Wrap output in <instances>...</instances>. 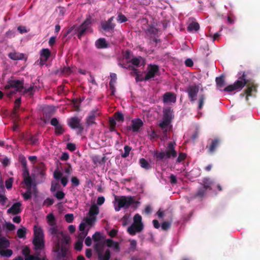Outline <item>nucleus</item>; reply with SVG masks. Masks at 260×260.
Listing matches in <instances>:
<instances>
[{"label": "nucleus", "instance_id": "obj_27", "mask_svg": "<svg viewBox=\"0 0 260 260\" xmlns=\"http://www.w3.org/2000/svg\"><path fill=\"white\" fill-rule=\"evenodd\" d=\"M172 110L168 107L164 110L163 119L171 122L172 119Z\"/></svg>", "mask_w": 260, "mask_h": 260}, {"label": "nucleus", "instance_id": "obj_16", "mask_svg": "<svg viewBox=\"0 0 260 260\" xmlns=\"http://www.w3.org/2000/svg\"><path fill=\"white\" fill-rule=\"evenodd\" d=\"M50 55L51 52L49 49H42L40 51V64L42 66L45 64Z\"/></svg>", "mask_w": 260, "mask_h": 260}, {"label": "nucleus", "instance_id": "obj_2", "mask_svg": "<svg viewBox=\"0 0 260 260\" xmlns=\"http://www.w3.org/2000/svg\"><path fill=\"white\" fill-rule=\"evenodd\" d=\"M48 231L52 236L54 252H58L61 246H69L70 236L64 233L56 224L50 226Z\"/></svg>", "mask_w": 260, "mask_h": 260}, {"label": "nucleus", "instance_id": "obj_62", "mask_svg": "<svg viewBox=\"0 0 260 260\" xmlns=\"http://www.w3.org/2000/svg\"><path fill=\"white\" fill-rule=\"evenodd\" d=\"M129 219V215L127 214H125L123 217L121 218V220L123 226H125L128 224V221Z\"/></svg>", "mask_w": 260, "mask_h": 260}, {"label": "nucleus", "instance_id": "obj_42", "mask_svg": "<svg viewBox=\"0 0 260 260\" xmlns=\"http://www.w3.org/2000/svg\"><path fill=\"white\" fill-rule=\"evenodd\" d=\"M116 122L114 119L112 117L109 118V130L110 132H115Z\"/></svg>", "mask_w": 260, "mask_h": 260}, {"label": "nucleus", "instance_id": "obj_24", "mask_svg": "<svg viewBox=\"0 0 260 260\" xmlns=\"http://www.w3.org/2000/svg\"><path fill=\"white\" fill-rule=\"evenodd\" d=\"M33 244L35 246V249H42L44 247V242L42 238L36 237L34 238L33 240Z\"/></svg>", "mask_w": 260, "mask_h": 260}, {"label": "nucleus", "instance_id": "obj_50", "mask_svg": "<svg viewBox=\"0 0 260 260\" xmlns=\"http://www.w3.org/2000/svg\"><path fill=\"white\" fill-rule=\"evenodd\" d=\"M71 181L74 187H77L80 185V181L77 177L74 176L71 178Z\"/></svg>", "mask_w": 260, "mask_h": 260}, {"label": "nucleus", "instance_id": "obj_20", "mask_svg": "<svg viewBox=\"0 0 260 260\" xmlns=\"http://www.w3.org/2000/svg\"><path fill=\"white\" fill-rule=\"evenodd\" d=\"M176 101V95L171 92H167L163 95V102L165 103L169 102L175 103Z\"/></svg>", "mask_w": 260, "mask_h": 260}, {"label": "nucleus", "instance_id": "obj_43", "mask_svg": "<svg viewBox=\"0 0 260 260\" xmlns=\"http://www.w3.org/2000/svg\"><path fill=\"white\" fill-rule=\"evenodd\" d=\"M65 131L63 128V126L60 124H59L57 126H55V134L56 135H60L64 133Z\"/></svg>", "mask_w": 260, "mask_h": 260}, {"label": "nucleus", "instance_id": "obj_3", "mask_svg": "<svg viewBox=\"0 0 260 260\" xmlns=\"http://www.w3.org/2000/svg\"><path fill=\"white\" fill-rule=\"evenodd\" d=\"M48 231L52 236L54 252H58L61 246H69L70 236L64 233L56 224L50 226Z\"/></svg>", "mask_w": 260, "mask_h": 260}, {"label": "nucleus", "instance_id": "obj_47", "mask_svg": "<svg viewBox=\"0 0 260 260\" xmlns=\"http://www.w3.org/2000/svg\"><path fill=\"white\" fill-rule=\"evenodd\" d=\"M102 238V236L100 232H95L92 236V239L94 242H101V240Z\"/></svg>", "mask_w": 260, "mask_h": 260}, {"label": "nucleus", "instance_id": "obj_37", "mask_svg": "<svg viewBox=\"0 0 260 260\" xmlns=\"http://www.w3.org/2000/svg\"><path fill=\"white\" fill-rule=\"evenodd\" d=\"M206 99V96L205 94H201L199 95V102H198L199 104H198V109L201 110L202 109Z\"/></svg>", "mask_w": 260, "mask_h": 260}, {"label": "nucleus", "instance_id": "obj_64", "mask_svg": "<svg viewBox=\"0 0 260 260\" xmlns=\"http://www.w3.org/2000/svg\"><path fill=\"white\" fill-rule=\"evenodd\" d=\"M19 161L23 168L27 167V160L24 156H22L20 157Z\"/></svg>", "mask_w": 260, "mask_h": 260}, {"label": "nucleus", "instance_id": "obj_63", "mask_svg": "<svg viewBox=\"0 0 260 260\" xmlns=\"http://www.w3.org/2000/svg\"><path fill=\"white\" fill-rule=\"evenodd\" d=\"M186 158V154L183 153H180L178 158L176 159L177 162H181L183 160H184Z\"/></svg>", "mask_w": 260, "mask_h": 260}, {"label": "nucleus", "instance_id": "obj_6", "mask_svg": "<svg viewBox=\"0 0 260 260\" xmlns=\"http://www.w3.org/2000/svg\"><path fill=\"white\" fill-rule=\"evenodd\" d=\"M11 88H15V90L11 91L7 93L9 98L12 97L14 94L18 91H20L24 88L23 80H9L7 84L5 86V89L8 90Z\"/></svg>", "mask_w": 260, "mask_h": 260}, {"label": "nucleus", "instance_id": "obj_29", "mask_svg": "<svg viewBox=\"0 0 260 260\" xmlns=\"http://www.w3.org/2000/svg\"><path fill=\"white\" fill-rule=\"evenodd\" d=\"M10 246V242L6 237L0 238V249H6Z\"/></svg>", "mask_w": 260, "mask_h": 260}, {"label": "nucleus", "instance_id": "obj_56", "mask_svg": "<svg viewBox=\"0 0 260 260\" xmlns=\"http://www.w3.org/2000/svg\"><path fill=\"white\" fill-rule=\"evenodd\" d=\"M13 178H9L5 181L6 187L7 189H11L12 187Z\"/></svg>", "mask_w": 260, "mask_h": 260}, {"label": "nucleus", "instance_id": "obj_23", "mask_svg": "<svg viewBox=\"0 0 260 260\" xmlns=\"http://www.w3.org/2000/svg\"><path fill=\"white\" fill-rule=\"evenodd\" d=\"M171 122V121H169L162 118V121L160 122L159 124V126L162 130L164 135L165 137H167V133L168 131V127Z\"/></svg>", "mask_w": 260, "mask_h": 260}, {"label": "nucleus", "instance_id": "obj_32", "mask_svg": "<svg viewBox=\"0 0 260 260\" xmlns=\"http://www.w3.org/2000/svg\"><path fill=\"white\" fill-rule=\"evenodd\" d=\"M199 29L200 25L197 22H192L190 23L187 27V30L188 31H192V30L198 31Z\"/></svg>", "mask_w": 260, "mask_h": 260}, {"label": "nucleus", "instance_id": "obj_19", "mask_svg": "<svg viewBox=\"0 0 260 260\" xmlns=\"http://www.w3.org/2000/svg\"><path fill=\"white\" fill-rule=\"evenodd\" d=\"M21 203L20 202L15 203L11 208L8 209L7 213L13 215L20 213L22 209H21Z\"/></svg>", "mask_w": 260, "mask_h": 260}, {"label": "nucleus", "instance_id": "obj_35", "mask_svg": "<svg viewBox=\"0 0 260 260\" xmlns=\"http://www.w3.org/2000/svg\"><path fill=\"white\" fill-rule=\"evenodd\" d=\"M21 104V98L17 99L15 101V106L14 108V111L13 112V114L15 116L16 118H18V116L17 114V111L19 109L20 107V105Z\"/></svg>", "mask_w": 260, "mask_h": 260}, {"label": "nucleus", "instance_id": "obj_9", "mask_svg": "<svg viewBox=\"0 0 260 260\" xmlns=\"http://www.w3.org/2000/svg\"><path fill=\"white\" fill-rule=\"evenodd\" d=\"M159 75V70L158 66L156 64H150L147 67V72L144 78L145 81H148L156 76Z\"/></svg>", "mask_w": 260, "mask_h": 260}, {"label": "nucleus", "instance_id": "obj_30", "mask_svg": "<svg viewBox=\"0 0 260 260\" xmlns=\"http://www.w3.org/2000/svg\"><path fill=\"white\" fill-rule=\"evenodd\" d=\"M215 81L218 87L221 88L223 87L225 82L224 76L223 75H221L219 77H216Z\"/></svg>", "mask_w": 260, "mask_h": 260}, {"label": "nucleus", "instance_id": "obj_36", "mask_svg": "<svg viewBox=\"0 0 260 260\" xmlns=\"http://www.w3.org/2000/svg\"><path fill=\"white\" fill-rule=\"evenodd\" d=\"M141 167L146 170H149L151 168L150 164L144 158H142L139 160Z\"/></svg>", "mask_w": 260, "mask_h": 260}, {"label": "nucleus", "instance_id": "obj_21", "mask_svg": "<svg viewBox=\"0 0 260 260\" xmlns=\"http://www.w3.org/2000/svg\"><path fill=\"white\" fill-rule=\"evenodd\" d=\"M130 62L133 66L137 67H140L141 65L144 66L145 64V60L141 56L133 57Z\"/></svg>", "mask_w": 260, "mask_h": 260}, {"label": "nucleus", "instance_id": "obj_18", "mask_svg": "<svg viewBox=\"0 0 260 260\" xmlns=\"http://www.w3.org/2000/svg\"><path fill=\"white\" fill-rule=\"evenodd\" d=\"M46 168L44 163H40L36 167V173L37 176H40L41 182H43L45 179V172Z\"/></svg>", "mask_w": 260, "mask_h": 260}, {"label": "nucleus", "instance_id": "obj_39", "mask_svg": "<svg viewBox=\"0 0 260 260\" xmlns=\"http://www.w3.org/2000/svg\"><path fill=\"white\" fill-rule=\"evenodd\" d=\"M82 101L83 100L81 99H75L72 100V104L76 111H80V105Z\"/></svg>", "mask_w": 260, "mask_h": 260}, {"label": "nucleus", "instance_id": "obj_5", "mask_svg": "<svg viewBox=\"0 0 260 260\" xmlns=\"http://www.w3.org/2000/svg\"><path fill=\"white\" fill-rule=\"evenodd\" d=\"M212 182L209 178H204L202 186L199 187L197 192L190 197L191 200L199 199L201 201L206 196L207 190H211Z\"/></svg>", "mask_w": 260, "mask_h": 260}, {"label": "nucleus", "instance_id": "obj_53", "mask_svg": "<svg viewBox=\"0 0 260 260\" xmlns=\"http://www.w3.org/2000/svg\"><path fill=\"white\" fill-rule=\"evenodd\" d=\"M31 145H35L38 141L37 136L31 135L30 137L27 139Z\"/></svg>", "mask_w": 260, "mask_h": 260}, {"label": "nucleus", "instance_id": "obj_26", "mask_svg": "<svg viewBox=\"0 0 260 260\" xmlns=\"http://www.w3.org/2000/svg\"><path fill=\"white\" fill-rule=\"evenodd\" d=\"M99 208L98 207L97 205L93 204L89 208L88 215L89 216L96 217V215L99 214Z\"/></svg>", "mask_w": 260, "mask_h": 260}, {"label": "nucleus", "instance_id": "obj_28", "mask_svg": "<svg viewBox=\"0 0 260 260\" xmlns=\"http://www.w3.org/2000/svg\"><path fill=\"white\" fill-rule=\"evenodd\" d=\"M154 157L156 161H161L163 160L164 159H167L165 151H156L154 154Z\"/></svg>", "mask_w": 260, "mask_h": 260}, {"label": "nucleus", "instance_id": "obj_15", "mask_svg": "<svg viewBox=\"0 0 260 260\" xmlns=\"http://www.w3.org/2000/svg\"><path fill=\"white\" fill-rule=\"evenodd\" d=\"M100 113L97 109L92 110L89 113L88 116L86 119V123L88 126L95 124V119L96 117L99 116Z\"/></svg>", "mask_w": 260, "mask_h": 260}, {"label": "nucleus", "instance_id": "obj_22", "mask_svg": "<svg viewBox=\"0 0 260 260\" xmlns=\"http://www.w3.org/2000/svg\"><path fill=\"white\" fill-rule=\"evenodd\" d=\"M220 143V141L218 139H215L213 140H211V143L208 146H207V148L208 149V151L209 153H213L217 147L219 145Z\"/></svg>", "mask_w": 260, "mask_h": 260}, {"label": "nucleus", "instance_id": "obj_61", "mask_svg": "<svg viewBox=\"0 0 260 260\" xmlns=\"http://www.w3.org/2000/svg\"><path fill=\"white\" fill-rule=\"evenodd\" d=\"M83 247V242L82 241H78L77 242L75 245V249L77 251H81Z\"/></svg>", "mask_w": 260, "mask_h": 260}, {"label": "nucleus", "instance_id": "obj_59", "mask_svg": "<svg viewBox=\"0 0 260 260\" xmlns=\"http://www.w3.org/2000/svg\"><path fill=\"white\" fill-rule=\"evenodd\" d=\"M58 187H59L58 183L53 181L51 183L50 191L51 192H54L58 189Z\"/></svg>", "mask_w": 260, "mask_h": 260}, {"label": "nucleus", "instance_id": "obj_14", "mask_svg": "<svg viewBox=\"0 0 260 260\" xmlns=\"http://www.w3.org/2000/svg\"><path fill=\"white\" fill-rule=\"evenodd\" d=\"M175 143L173 142H169L168 143L167 149L165 152V155H166V158H170L171 157L175 158L177 155V152L175 150Z\"/></svg>", "mask_w": 260, "mask_h": 260}, {"label": "nucleus", "instance_id": "obj_12", "mask_svg": "<svg viewBox=\"0 0 260 260\" xmlns=\"http://www.w3.org/2000/svg\"><path fill=\"white\" fill-rule=\"evenodd\" d=\"M114 17L112 16L110 17L107 21L101 22V27L102 29L108 32H113L114 29L116 26L115 23H114Z\"/></svg>", "mask_w": 260, "mask_h": 260}, {"label": "nucleus", "instance_id": "obj_17", "mask_svg": "<svg viewBox=\"0 0 260 260\" xmlns=\"http://www.w3.org/2000/svg\"><path fill=\"white\" fill-rule=\"evenodd\" d=\"M143 228V224H135L133 223L127 228V232L131 235H135L137 233L141 232Z\"/></svg>", "mask_w": 260, "mask_h": 260}, {"label": "nucleus", "instance_id": "obj_48", "mask_svg": "<svg viewBox=\"0 0 260 260\" xmlns=\"http://www.w3.org/2000/svg\"><path fill=\"white\" fill-rule=\"evenodd\" d=\"M131 149L132 148L131 147L127 145L125 146L124 147V152L121 154V156L123 158L127 157L129 155Z\"/></svg>", "mask_w": 260, "mask_h": 260}, {"label": "nucleus", "instance_id": "obj_31", "mask_svg": "<svg viewBox=\"0 0 260 260\" xmlns=\"http://www.w3.org/2000/svg\"><path fill=\"white\" fill-rule=\"evenodd\" d=\"M5 189L4 185L2 184L0 186V203L4 204L7 200V198L4 195Z\"/></svg>", "mask_w": 260, "mask_h": 260}, {"label": "nucleus", "instance_id": "obj_45", "mask_svg": "<svg viewBox=\"0 0 260 260\" xmlns=\"http://www.w3.org/2000/svg\"><path fill=\"white\" fill-rule=\"evenodd\" d=\"M24 182L26 186L28 188H30L32 186V179L30 176H26L23 178Z\"/></svg>", "mask_w": 260, "mask_h": 260}, {"label": "nucleus", "instance_id": "obj_55", "mask_svg": "<svg viewBox=\"0 0 260 260\" xmlns=\"http://www.w3.org/2000/svg\"><path fill=\"white\" fill-rule=\"evenodd\" d=\"M127 20V18L122 14V13H120L117 17V21L119 23L125 22Z\"/></svg>", "mask_w": 260, "mask_h": 260}, {"label": "nucleus", "instance_id": "obj_58", "mask_svg": "<svg viewBox=\"0 0 260 260\" xmlns=\"http://www.w3.org/2000/svg\"><path fill=\"white\" fill-rule=\"evenodd\" d=\"M58 200H62L64 198L65 194L62 191H57L54 195Z\"/></svg>", "mask_w": 260, "mask_h": 260}, {"label": "nucleus", "instance_id": "obj_49", "mask_svg": "<svg viewBox=\"0 0 260 260\" xmlns=\"http://www.w3.org/2000/svg\"><path fill=\"white\" fill-rule=\"evenodd\" d=\"M72 72V70L69 67H64L61 70V73L65 75H69Z\"/></svg>", "mask_w": 260, "mask_h": 260}, {"label": "nucleus", "instance_id": "obj_13", "mask_svg": "<svg viewBox=\"0 0 260 260\" xmlns=\"http://www.w3.org/2000/svg\"><path fill=\"white\" fill-rule=\"evenodd\" d=\"M131 122L132 124L127 126V130L134 133L138 132L144 124L143 121L140 118L133 119Z\"/></svg>", "mask_w": 260, "mask_h": 260}, {"label": "nucleus", "instance_id": "obj_8", "mask_svg": "<svg viewBox=\"0 0 260 260\" xmlns=\"http://www.w3.org/2000/svg\"><path fill=\"white\" fill-rule=\"evenodd\" d=\"M92 20L90 17L87 18L86 20L77 28V36L79 39H81L83 35L90 29Z\"/></svg>", "mask_w": 260, "mask_h": 260}, {"label": "nucleus", "instance_id": "obj_60", "mask_svg": "<svg viewBox=\"0 0 260 260\" xmlns=\"http://www.w3.org/2000/svg\"><path fill=\"white\" fill-rule=\"evenodd\" d=\"M171 226V223L168 221H164L161 224V229L164 231H167Z\"/></svg>", "mask_w": 260, "mask_h": 260}, {"label": "nucleus", "instance_id": "obj_41", "mask_svg": "<svg viewBox=\"0 0 260 260\" xmlns=\"http://www.w3.org/2000/svg\"><path fill=\"white\" fill-rule=\"evenodd\" d=\"M47 221L49 226L53 225L56 224L55 219L53 214L50 213L47 216Z\"/></svg>", "mask_w": 260, "mask_h": 260}, {"label": "nucleus", "instance_id": "obj_10", "mask_svg": "<svg viewBox=\"0 0 260 260\" xmlns=\"http://www.w3.org/2000/svg\"><path fill=\"white\" fill-rule=\"evenodd\" d=\"M199 91V86L197 84L190 85L186 88L185 91L188 94V97L190 102H195Z\"/></svg>", "mask_w": 260, "mask_h": 260}, {"label": "nucleus", "instance_id": "obj_51", "mask_svg": "<svg viewBox=\"0 0 260 260\" xmlns=\"http://www.w3.org/2000/svg\"><path fill=\"white\" fill-rule=\"evenodd\" d=\"M135 224H143L142 217L139 214H136L134 217V222Z\"/></svg>", "mask_w": 260, "mask_h": 260}, {"label": "nucleus", "instance_id": "obj_11", "mask_svg": "<svg viewBox=\"0 0 260 260\" xmlns=\"http://www.w3.org/2000/svg\"><path fill=\"white\" fill-rule=\"evenodd\" d=\"M69 126L72 129H78L79 134L83 131V126L81 123L80 119L77 117H72L68 120Z\"/></svg>", "mask_w": 260, "mask_h": 260}, {"label": "nucleus", "instance_id": "obj_1", "mask_svg": "<svg viewBox=\"0 0 260 260\" xmlns=\"http://www.w3.org/2000/svg\"><path fill=\"white\" fill-rule=\"evenodd\" d=\"M240 75L238 77V80L234 84H231L224 88L225 92H232L234 91H239L246 86L247 88L244 90V93H242V96L246 94V100H248V96L251 95V92L256 91V87L253 81L247 77L246 72H241L239 73Z\"/></svg>", "mask_w": 260, "mask_h": 260}, {"label": "nucleus", "instance_id": "obj_57", "mask_svg": "<svg viewBox=\"0 0 260 260\" xmlns=\"http://www.w3.org/2000/svg\"><path fill=\"white\" fill-rule=\"evenodd\" d=\"M92 160L93 163L95 165L101 164V157L99 155H95L92 156Z\"/></svg>", "mask_w": 260, "mask_h": 260}, {"label": "nucleus", "instance_id": "obj_38", "mask_svg": "<svg viewBox=\"0 0 260 260\" xmlns=\"http://www.w3.org/2000/svg\"><path fill=\"white\" fill-rule=\"evenodd\" d=\"M12 254L13 251L11 249H0V255L2 256L9 257L12 255Z\"/></svg>", "mask_w": 260, "mask_h": 260}, {"label": "nucleus", "instance_id": "obj_34", "mask_svg": "<svg viewBox=\"0 0 260 260\" xmlns=\"http://www.w3.org/2000/svg\"><path fill=\"white\" fill-rule=\"evenodd\" d=\"M96 220V217L89 216V217H84L83 221L85 224L92 226Z\"/></svg>", "mask_w": 260, "mask_h": 260}, {"label": "nucleus", "instance_id": "obj_25", "mask_svg": "<svg viewBox=\"0 0 260 260\" xmlns=\"http://www.w3.org/2000/svg\"><path fill=\"white\" fill-rule=\"evenodd\" d=\"M95 46L98 49H103L107 48L108 45L105 38H100L95 42Z\"/></svg>", "mask_w": 260, "mask_h": 260}, {"label": "nucleus", "instance_id": "obj_54", "mask_svg": "<svg viewBox=\"0 0 260 260\" xmlns=\"http://www.w3.org/2000/svg\"><path fill=\"white\" fill-rule=\"evenodd\" d=\"M64 218L68 223H72L74 220V215L72 213H68L65 215Z\"/></svg>", "mask_w": 260, "mask_h": 260}, {"label": "nucleus", "instance_id": "obj_4", "mask_svg": "<svg viewBox=\"0 0 260 260\" xmlns=\"http://www.w3.org/2000/svg\"><path fill=\"white\" fill-rule=\"evenodd\" d=\"M115 201L117 203V205H115V210L116 211H119L121 208L127 209L131 205L139 203L134 200V198L132 196H121L119 198L117 197L115 198Z\"/></svg>", "mask_w": 260, "mask_h": 260}, {"label": "nucleus", "instance_id": "obj_7", "mask_svg": "<svg viewBox=\"0 0 260 260\" xmlns=\"http://www.w3.org/2000/svg\"><path fill=\"white\" fill-rule=\"evenodd\" d=\"M105 244L104 242H99L94 244V248L97 252L99 260H109L111 258V252L109 249L105 251L104 254L103 253Z\"/></svg>", "mask_w": 260, "mask_h": 260}, {"label": "nucleus", "instance_id": "obj_46", "mask_svg": "<svg viewBox=\"0 0 260 260\" xmlns=\"http://www.w3.org/2000/svg\"><path fill=\"white\" fill-rule=\"evenodd\" d=\"M114 116L116 120L123 122L124 120L123 114L120 112H116L114 114Z\"/></svg>", "mask_w": 260, "mask_h": 260}, {"label": "nucleus", "instance_id": "obj_40", "mask_svg": "<svg viewBox=\"0 0 260 260\" xmlns=\"http://www.w3.org/2000/svg\"><path fill=\"white\" fill-rule=\"evenodd\" d=\"M34 238L36 237H40L42 238L43 236V232L40 227H38L37 226H34Z\"/></svg>", "mask_w": 260, "mask_h": 260}, {"label": "nucleus", "instance_id": "obj_33", "mask_svg": "<svg viewBox=\"0 0 260 260\" xmlns=\"http://www.w3.org/2000/svg\"><path fill=\"white\" fill-rule=\"evenodd\" d=\"M9 56L13 60H19L23 58V54L16 52H11L9 54Z\"/></svg>", "mask_w": 260, "mask_h": 260}, {"label": "nucleus", "instance_id": "obj_44", "mask_svg": "<svg viewBox=\"0 0 260 260\" xmlns=\"http://www.w3.org/2000/svg\"><path fill=\"white\" fill-rule=\"evenodd\" d=\"M17 236L19 238H24L25 237L26 235V229L25 228H22L19 229L17 232Z\"/></svg>", "mask_w": 260, "mask_h": 260}, {"label": "nucleus", "instance_id": "obj_52", "mask_svg": "<svg viewBox=\"0 0 260 260\" xmlns=\"http://www.w3.org/2000/svg\"><path fill=\"white\" fill-rule=\"evenodd\" d=\"M22 196L25 200H28L31 198V192L30 188H28L27 191L22 193Z\"/></svg>", "mask_w": 260, "mask_h": 260}]
</instances>
